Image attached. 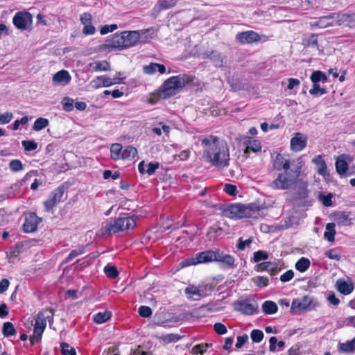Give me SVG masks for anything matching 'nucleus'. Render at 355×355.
Listing matches in <instances>:
<instances>
[{"label": "nucleus", "mask_w": 355, "mask_h": 355, "mask_svg": "<svg viewBox=\"0 0 355 355\" xmlns=\"http://www.w3.org/2000/svg\"><path fill=\"white\" fill-rule=\"evenodd\" d=\"M202 144L207 145L204 152L205 157L212 166L223 168L229 166L230 153L226 144H220L217 137H214L211 142L207 139L202 140Z\"/></svg>", "instance_id": "nucleus-1"}, {"label": "nucleus", "mask_w": 355, "mask_h": 355, "mask_svg": "<svg viewBox=\"0 0 355 355\" xmlns=\"http://www.w3.org/2000/svg\"><path fill=\"white\" fill-rule=\"evenodd\" d=\"M274 167L277 171L282 169L285 171L284 173H279L277 179L270 183V186L275 189H287L290 188L295 183L300 173V168L288 172L290 168V161L280 153H278L276 156Z\"/></svg>", "instance_id": "nucleus-2"}, {"label": "nucleus", "mask_w": 355, "mask_h": 355, "mask_svg": "<svg viewBox=\"0 0 355 355\" xmlns=\"http://www.w3.org/2000/svg\"><path fill=\"white\" fill-rule=\"evenodd\" d=\"M136 226V219L134 216H130L128 213H121L119 217L107 223L105 228V233L109 235L133 229Z\"/></svg>", "instance_id": "nucleus-3"}, {"label": "nucleus", "mask_w": 355, "mask_h": 355, "mask_svg": "<svg viewBox=\"0 0 355 355\" xmlns=\"http://www.w3.org/2000/svg\"><path fill=\"white\" fill-rule=\"evenodd\" d=\"M189 77L186 74L172 76L166 80L159 88V96L162 99L175 96L180 89L189 83Z\"/></svg>", "instance_id": "nucleus-4"}, {"label": "nucleus", "mask_w": 355, "mask_h": 355, "mask_svg": "<svg viewBox=\"0 0 355 355\" xmlns=\"http://www.w3.org/2000/svg\"><path fill=\"white\" fill-rule=\"evenodd\" d=\"M350 19V15L347 14L332 13L318 18L316 20L310 23L311 27H318L324 28L334 25L340 26L343 23L348 21Z\"/></svg>", "instance_id": "nucleus-5"}, {"label": "nucleus", "mask_w": 355, "mask_h": 355, "mask_svg": "<svg viewBox=\"0 0 355 355\" xmlns=\"http://www.w3.org/2000/svg\"><path fill=\"white\" fill-rule=\"evenodd\" d=\"M318 303L315 299L309 295H304L301 299H294L291 304V311L295 313L314 309Z\"/></svg>", "instance_id": "nucleus-6"}, {"label": "nucleus", "mask_w": 355, "mask_h": 355, "mask_svg": "<svg viewBox=\"0 0 355 355\" xmlns=\"http://www.w3.org/2000/svg\"><path fill=\"white\" fill-rule=\"evenodd\" d=\"M216 249L208 250L196 254V257L187 259L181 262L182 267L198 263H208L216 259Z\"/></svg>", "instance_id": "nucleus-7"}, {"label": "nucleus", "mask_w": 355, "mask_h": 355, "mask_svg": "<svg viewBox=\"0 0 355 355\" xmlns=\"http://www.w3.org/2000/svg\"><path fill=\"white\" fill-rule=\"evenodd\" d=\"M66 189L67 187L62 184L51 193L49 198L44 202L46 211L49 212L58 203L63 202L67 199V196H64Z\"/></svg>", "instance_id": "nucleus-8"}, {"label": "nucleus", "mask_w": 355, "mask_h": 355, "mask_svg": "<svg viewBox=\"0 0 355 355\" xmlns=\"http://www.w3.org/2000/svg\"><path fill=\"white\" fill-rule=\"evenodd\" d=\"M232 305L236 311L246 315H252L257 313L259 308L257 302H252L250 299L236 301Z\"/></svg>", "instance_id": "nucleus-9"}, {"label": "nucleus", "mask_w": 355, "mask_h": 355, "mask_svg": "<svg viewBox=\"0 0 355 355\" xmlns=\"http://www.w3.org/2000/svg\"><path fill=\"white\" fill-rule=\"evenodd\" d=\"M33 16L29 12H17L12 18L14 26L19 30L26 31L31 28Z\"/></svg>", "instance_id": "nucleus-10"}, {"label": "nucleus", "mask_w": 355, "mask_h": 355, "mask_svg": "<svg viewBox=\"0 0 355 355\" xmlns=\"http://www.w3.org/2000/svg\"><path fill=\"white\" fill-rule=\"evenodd\" d=\"M245 205H231L223 210V215L230 218H252V215H247Z\"/></svg>", "instance_id": "nucleus-11"}, {"label": "nucleus", "mask_w": 355, "mask_h": 355, "mask_svg": "<svg viewBox=\"0 0 355 355\" xmlns=\"http://www.w3.org/2000/svg\"><path fill=\"white\" fill-rule=\"evenodd\" d=\"M214 262H218L220 267L223 269H232L236 266L234 257L230 254H225L220 249H216Z\"/></svg>", "instance_id": "nucleus-12"}, {"label": "nucleus", "mask_w": 355, "mask_h": 355, "mask_svg": "<svg viewBox=\"0 0 355 355\" xmlns=\"http://www.w3.org/2000/svg\"><path fill=\"white\" fill-rule=\"evenodd\" d=\"M104 45L106 48H112L118 50L126 49L125 45V37L122 34V32L119 34L116 33L112 35L107 40H106Z\"/></svg>", "instance_id": "nucleus-13"}, {"label": "nucleus", "mask_w": 355, "mask_h": 355, "mask_svg": "<svg viewBox=\"0 0 355 355\" xmlns=\"http://www.w3.org/2000/svg\"><path fill=\"white\" fill-rule=\"evenodd\" d=\"M42 221V218L38 217L35 213H29L25 217V221L23 224V229L26 233L34 232L37 230L38 224Z\"/></svg>", "instance_id": "nucleus-14"}, {"label": "nucleus", "mask_w": 355, "mask_h": 355, "mask_svg": "<svg viewBox=\"0 0 355 355\" xmlns=\"http://www.w3.org/2000/svg\"><path fill=\"white\" fill-rule=\"evenodd\" d=\"M335 222L340 225L349 226L353 224V220L355 219V215L352 212L336 211L334 213Z\"/></svg>", "instance_id": "nucleus-15"}, {"label": "nucleus", "mask_w": 355, "mask_h": 355, "mask_svg": "<svg viewBox=\"0 0 355 355\" xmlns=\"http://www.w3.org/2000/svg\"><path fill=\"white\" fill-rule=\"evenodd\" d=\"M236 39L242 44H252L259 42L260 40V36L257 33L253 31H248L239 33L236 36Z\"/></svg>", "instance_id": "nucleus-16"}, {"label": "nucleus", "mask_w": 355, "mask_h": 355, "mask_svg": "<svg viewBox=\"0 0 355 355\" xmlns=\"http://www.w3.org/2000/svg\"><path fill=\"white\" fill-rule=\"evenodd\" d=\"M202 55L204 58L210 59L216 67H222L226 63L227 57L217 51H207Z\"/></svg>", "instance_id": "nucleus-17"}, {"label": "nucleus", "mask_w": 355, "mask_h": 355, "mask_svg": "<svg viewBox=\"0 0 355 355\" xmlns=\"http://www.w3.org/2000/svg\"><path fill=\"white\" fill-rule=\"evenodd\" d=\"M347 157V155L342 154L336 158L335 163L336 170L340 177L351 175L352 174V173H347L348 170V163L345 160V158Z\"/></svg>", "instance_id": "nucleus-18"}, {"label": "nucleus", "mask_w": 355, "mask_h": 355, "mask_svg": "<svg viewBox=\"0 0 355 355\" xmlns=\"http://www.w3.org/2000/svg\"><path fill=\"white\" fill-rule=\"evenodd\" d=\"M122 34L125 37V45L126 49L139 44L141 35L137 31H123L122 32Z\"/></svg>", "instance_id": "nucleus-19"}, {"label": "nucleus", "mask_w": 355, "mask_h": 355, "mask_svg": "<svg viewBox=\"0 0 355 355\" xmlns=\"http://www.w3.org/2000/svg\"><path fill=\"white\" fill-rule=\"evenodd\" d=\"M312 162L316 166L317 173L324 177L329 176V174L327 171V166L323 156L321 155H316L313 159Z\"/></svg>", "instance_id": "nucleus-20"}, {"label": "nucleus", "mask_w": 355, "mask_h": 355, "mask_svg": "<svg viewBox=\"0 0 355 355\" xmlns=\"http://www.w3.org/2000/svg\"><path fill=\"white\" fill-rule=\"evenodd\" d=\"M306 146V139L302 137V135L297 132L291 139V149L293 151H301Z\"/></svg>", "instance_id": "nucleus-21"}, {"label": "nucleus", "mask_w": 355, "mask_h": 355, "mask_svg": "<svg viewBox=\"0 0 355 355\" xmlns=\"http://www.w3.org/2000/svg\"><path fill=\"white\" fill-rule=\"evenodd\" d=\"M207 288L209 291H211L212 286L206 284L205 286H200L198 288L194 286H189L185 288V293L198 295L199 297H204L207 295L205 291H207Z\"/></svg>", "instance_id": "nucleus-22"}, {"label": "nucleus", "mask_w": 355, "mask_h": 355, "mask_svg": "<svg viewBox=\"0 0 355 355\" xmlns=\"http://www.w3.org/2000/svg\"><path fill=\"white\" fill-rule=\"evenodd\" d=\"M71 76L66 70H61L55 73L53 76V82L57 84L66 85L71 81Z\"/></svg>", "instance_id": "nucleus-23"}, {"label": "nucleus", "mask_w": 355, "mask_h": 355, "mask_svg": "<svg viewBox=\"0 0 355 355\" xmlns=\"http://www.w3.org/2000/svg\"><path fill=\"white\" fill-rule=\"evenodd\" d=\"M91 85L94 88L98 89L101 87H110L112 85V79L105 76H99L92 80Z\"/></svg>", "instance_id": "nucleus-24"}, {"label": "nucleus", "mask_w": 355, "mask_h": 355, "mask_svg": "<svg viewBox=\"0 0 355 355\" xmlns=\"http://www.w3.org/2000/svg\"><path fill=\"white\" fill-rule=\"evenodd\" d=\"M256 270H267L271 272V275H275L278 272V266L276 263L266 261L256 266Z\"/></svg>", "instance_id": "nucleus-25"}, {"label": "nucleus", "mask_w": 355, "mask_h": 355, "mask_svg": "<svg viewBox=\"0 0 355 355\" xmlns=\"http://www.w3.org/2000/svg\"><path fill=\"white\" fill-rule=\"evenodd\" d=\"M336 286L337 290L345 295L350 294L354 288L352 283H348L341 279L336 282Z\"/></svg>", "instance_id": "nucleus-26"}, {"label": "nucleus", "mask_w": 355, "mask_h": 355, "mask_svg": "<svg viewBox=\"0 0 355 355\" xmlns=\"http://www.w3.org/2000/svg\"><path fill=\"white\" fill-rule=\"evenodd\" d=\"M338 350L340 353L346 354L355 352V337L345 343H339L338 345Z\"/></svg>", "instance_id": "nucleus-27"}, {"label": "nucleus", "mask_w": 355, "mask_h": 355, "mask_svg": "<svg viewBox=\"0 0 355 355\" xmlns=\"http://www.w3.org/2000/svg\"><path fill=\"white\" fill-rule=\"evenodd\" d=\"M141 35V39L139 40V44H145L148 42L150 40L153 39L155 36V29L153 28H149L147 29H143L140 31H137Z\"/></svg>", "instance_id": "nucleus-28"}, {"label": "nucleus", "mask_w": 355, "mask_h": 355, "mask_svg": "<svg viewBox=\"0 0 355 355\" xmlns=\"http://www.w3.org/2000/svg\"><path fill=\"white\" fill-rule=\"evenodd\" d=\"M318 37V35L317 34H311L310 36L302 39V45L304 46V48L312 46L319 49Z\"/></svg>", "instance_id": "nucleus-29"}, {"label": "nucleus", "mask_w": 355, "mask_h": 355, "mask_svg": "<svg viewBox=\"0 0 355 355\" xmlns=\"http://www.w3.org/2000/svg\"><path fill=\"white\" fill-rule=\"evenodd\" d=\"M277 310V305L272 301L267 300L262 304V311L265 314L272 315L275 313Z\"/></svg>", "instance_id": "nucleus-30"}, {"label": "nucleus", "mask_w": 355, "mask_h": 355, "mask_svg": "<svg viewBox=\"0 0 355 355\" xmlns=\"http://www.w3.org/2000/svg\"><path fill=\"white\" fill-rule=\"evenodd\" d=\"M123 148L121 144L116 143L110 147L111 158L114 160L122 159Z\"/></svg>", "instance_id": "nucleus-31"}, {"label": "nucleus", "mask_w": 355, "mask_h": 355, "mask_svg": "<svg viewBox=\"0 0 355 355\" xmlns=\"http://www.w3.org/2000/svg\"><path fill=\"white\" fill-rule=\"evenodd\" d=\"M244 144L250 150H252L254 153L259 152L261 150V143L258 140H252L250 137H246Z\"/></svg>", "instance_id": "nucleus-32"}, {"label": "nucleus", "mask_w": 355, "mask_h": 355, "mask_svg": "<svg viewBox=\"0 0 355 355\" xmlns=\"http://www.w3.org/2000/svg\"><path fill=\"white\" fill-rule=\"evenodd\" d=\"M335 226L336 224L334 223H329L326 225V232L324 234V236L329 242H333L335 239Z\"/></svg>", "instance_id": "nucleus-33"}, {"label": "nucleus", "mask_w": 355, "mask_h": 355, "mask_svg": "<svg viewBox=\"0 0 355 355\" xmlns=\"http://www.w3.org/2000/svg\"><path fill=\"white\" fill-rule=\"evenodd\" d=\"M112 316L110 311L99 312L94 315V321L97 324H103L108 321Z\"/></svg>", "instance_id": "nucleus-34"}, {"label": "nucleus", "mask_w": 355, "mask_h": 355, "mask_svg": "<svg viewBox=\"0 0 355 355\" xmlns=\"http://www.w3.org/2000/svg\"><path fill=\"white\" fill-rule=\"evenodd\" d=\"M311 266V261L305 257L300 258L295 263V268L300 272L306 271Z\"/></svg>", "instance_id": "nucleus-35"}, {"label": "nucleus", "mask_w": 355, "mask_h": 355, "mask_svg": "<svg viewBox=\"0 0 355 355\" xmlns=\"http://www.w3.org/2000/svg\"><path fill=\"white\" fill-rule=\"evenodd\" d=\"M310 79L313 83L320 82L326 83L327 81V76L321 71H314L310 76Z\"/></svg>", "instance_id": "nucleus-36"}, {"label": "nucleus", "mask_w": 355, "mask_h": 355, "mask_svg": "<svg viewBox=\"0 0 355 355\" xmlns=\"http://www.w3.org/2000/svg\"><path fill=\"white\" fill-rule=\"evenodd\" d=\"M17 333L14 325L10 322H6L3 324L2 334L4 337H9L15 335Z\"/></svg>", "instance_id": "nucleus-37"}, {"label": "nucleus", "mask_w": 355, "mask_h": 355, "mask_svg": "<svg viewBox=\"0 0 355 355\" xmlns=\"http://www.w3.org/2000/svg\"><path fill=\"white\" fill-rule=\"evenodd\" d=\"M137 155V148L132 146H128L123 150L122 159H131L135 158Z\"/></svg>", "instance_id": "nucleus-38"}, {"label": "nucleus", "mask_w": 355, "mask_h": 355, "mask_svg": "<svg viewBox=\"0 0 355 355\" xmlns=\"http://www.w3.org/2000/svg\"><path fill=\"white\" fill-rule=\"evenodd\" d=\"M176 3L177 0H163L160 3L156 5L154 9H157L158 12H160L174 7Z\"/></svg>", "instance_id": "nucleus-39"}, {"label": "nucleus", "mask_w": 355, "mask_h": 355, "mask_svg": "<svg viewBox=\"0 0 355 355\" xmlns=\"http://www.w3.org/2000/svg\"><path fill=\"white\" fill-rule=\"evenodd\" d=\"M49 124V121L47 119L40 117L34 122L33 130L35 131H40L47 127Z\"/></svg>", "instance_id": "nucleus-40"}, {"label": "nucleus", "mask_w": 355, "mask_h": 355, "mask_svg": "<svg viewBox=\"0 0 355 355\" xmlns=\"http://www.w3.org/2000/svg\"><path fill=\"white\" fill-rule=\"evenodd\" d=\"M96 71H109L110 69V64L107 61L94 62L89 64Z\"/></svg>", "instance_id": "nucleus-41"}, {"label": "nucleus", "mask_w": 355, "mask_h": 355, "mask_svg": "<svg viewBox=\"0 0 355 355\" xmlns=\"http://www.w3.org/2000/svg\"><path fill=\"white\" fill-rule=\"evenodd\" d=\"M327 89L321 87L318 83H313V87L309 90V94L313 96H319L325 94Z\"/></svg>", "instance_id": "nucleus-42"}, {"label": "nucleus", "mask_w": 355, "mask_h": 355, "mask_svg": "<svg viewBox=\"0 0 355 355\" xmlns=\"http://www.w3.org/2000/svg\"><path fill=\"white\" fill-rule=\"evenodd\" d=\"M61 104L63 110H64L65 112H69L73 110L74 101L70 97H64L61 101Z\"/></svg>", "instance_id": "nucleus-43"}, {"label": "nucleus", "mask_w": 355, "mask_h": 355, "mask_svg": "<svg viewBox=\"0 0 355 355\" xmlns=\"http://www.w3.org/2000/svg\"><path fill=\"white\" fill-rule=\"evenodd\" d=\"M104 272L107 277L115 279L119 275V272L114 266L107 265L104 268Z\"/></svg>", "instance_id": "nucleus-44"}, {"label": "nucleus", "mask_w": 355, "mask_h": 355, "mask_svg": "<svg viewBox=\"0 0 355 355\" xmlns=\"http://www.w3.org/2000/svg\"><path fill=\"white\" fill-rule=\"evenodd\" d=\"M24 244L23 242L17 243L14 247L11 248L9 254L12 257H17L23 251Z\"/></svg>", "instance_id": "nucleus-45"}, {"label": "nucleus", "mask_w": 355, "mask_h": 355, "mask_svg": "<svg viewBox=\"0 0 355 355\" xmlns=\"http://www.w3.org/2000/svg\"><path fill=\"white\" fill-rule=\"evenodd\" d=\"M61 352L63 355H76V351L74 347H70L67 343H60Z\"/></svg>", "instance_id": "nucleus-46"}, {"label": "nucleus", "mask_w": 355, "mask_h": 355, "mask_svg": "<svg viewBox=\"0 0 355 355\" xmlns=\"http://www.w3.org/2000/svg\"><path fill=\"white\" fill-rule=\"evenodd\" d=\"M9 168L16 173L24 170V165L19 159H12L9 163Z\"/></svg>", "instance_id": "nucleus-47"}, {"label": "nucleus", "mask_w": 355, "mask_h": 355, "mask_svg": "<svg viewBox=\"0 0 355 355\" xmlns=\"http://www.w3.org/2000/svg\"><path fill=\"white\" fill-rule=\"evenodd\" d=\"M252 281L260 288L266 287L268 285L269 280L267 277L263 276H257L252 278Z\"/></svg>", "instance_id": "nucleus-48"}, {"label": "nucleus", "mask_w": 355, "mask_h": 355, "mask_svg": "<svg viewBox=\"0 0 355 355\" xmlns=\"http://www.w3.org/2000/svg\"><path fill=\"white\" fill-rule=\"evenodd\" d=\"M264 334L261 330L259 329H254L250 333V337L252 342L259 343L263 338Z\"/></svg>", "instance_id": "nucleus-49"}, {"label": "nucleus", "mask_w": 355, "mask_h": 355, "mask_svg": "<svg viewBox=\"0 0 355 355\" xmlns=\"http://www.w3.org/2000/svg\"><path fill=\"white\" fill-rule=\"evenodd\" d=\"M268 257L269 255L267 252L263 250H258L254 252L253 261L254 262L258 263L263 260H267Z\"/></svg>", "instance_id": "nucleus-50"}, {"label": "nucleus", "mask_w": 355, "mask_h": 355, "mask_svg": "<svg viewBox=\"0 0 355 355\" xmlns=\"http://www.w3.org/2000/svg\"><path fill=\"white\" fill-rule=\"evenodd\" d=\"M84 252H85V248L84 247H82L81 248H80L78 250H71V252L66 257V259L63 261V263H69L72 259H73L75 257H76L78 255L83 254Z\"/></svg>", "instance_id": "nucleus-51"}, {"label": "nucleus", "mask_w": 355, "mask_h": 355, "mask_svg": "<svg viewBox=\"0 0 355 355\" xmlns=\"http://www.w3.org/2000/svg\"><path fill=\"white\" fill-rule=\"evenodd\" d=\"M21 144L26 151H32L37 148L38 144L33 140H24Z\"/></svg>", "instance_id": "nucleus-52"}, {"label": "nucleus", "mask_w": 355, "mask_h": 355, "mask_svg": "<svg viewBox=\"0 0 355 355\" xmlns=\"http://www.w3.org/2000/svg\"><path fill=\"white\" fill-rule=\"evenodd\" d=\"M22 184L17 181L15 184H12L7 190V198H13L15 196V193L18 192L20 189Z\"/></svg>", "instance_id": "nucleus-53"}, {"label": "nucleus", "mask_w": 355, "mask_h": 355, "mask_svg": "<svg viewBox=\"0 0 355 355\" xmlns=\"http://www.w3.org/2000/svg\"><path fill=\"white\" fill-rule=\"evenodd\" d=\"M44 326L46 328V321L45 314L43 311H40L36 316L35 322L34 327H42Z\"/></svg>", "instance_id": "nucleus-54"}, {"label": "nucleus", "mask_w": 355, "mask_h": 355, "mask_svg": "<svg viewBox=\"0 0 355 355\" xmlns=\"http://www.w3.org/2000/svg\"><path fill=\"white\" fill-rule=\"evenodd\" d=\"M253 239L252 237L243 241L242 238H239L236 244V248L239 250L243 251L246 247H250Z\"/></svg>", "instance_id": "nucleus-55"}, {"label": "nucleus", "mask_w": 355, "mask_h": 355, "mask_svg": "<svg viewBox=\"0 0 355 355\" xmlns=\"http://www.w3.org/2000/svg\"><path fill=\"white\" fill-rule=\"evenodd\" d=\"M138 313L141 317L148 318L151 316L153 311L149 306H141L138 309Z\"/></svg>", "instance_id": "nucleus-56"}, {"label": "nucleus", "mask_w": 355, "mask_h": 355, "mask_svg": "<svg viewBox=\"0 0 355 355\" xmlns=\"http://www.w3.org/2000/svg\"><path fill=\"white\" fill-rule=\"evenodd\" d=\"M159 162H149L148 164H146V173L148 175H153L156 170L158 169L159 168Z\"/></svg>", "instance_id": "nucleus-57"}, {"label": "nucleus", "mask_w": 355, "mask_h": 355, "mask_svg": "<svg viewBox=\"0 0 355 355\" xmlns=\"http://www.w3.org/2000/svg\"><path fill=\"white\" fill-rule=\"evenodd\" d=\"M161 338L166 343H175L180 339V336L178 334H169L164 335Z\"/></svg>", "instance_id": "nucleus-58"}, {"label": "nucleus", "mask_w": 355, "mask_h": 355, "mask_svg": "<svg viewBox=\"0 0 355 355\" xmlns=\"http://www.w3.org/2000/svg\"><path fill=\"white\" fill-rule=\"evenodd\" d=\"M223 191L232 196H235L237 193V187L232 184H225Z\"/></svg>", "instance_id": "nucleus-59"}, {"label": "nucleus", "mask_w": 355, "mask_h": 355, "mask_svg": "<svg viewBox=\"0 0 355 355\" xmlns=\"http://www.w3.org/2000/svg\"><path fill=\"white\" fill-rule=\"evenodd\" d=\"M332 193H329L328 195H320V200L322 201V204L325 207H330L332 205Z\"/></svg>", "instance_id": "nucleus-60"}, {"label": "nucleus", "mask_w": 355, "mask_h": 355, "mask_svg": "<svg viewBox=\"0 0 355 355\" xmlns=\"http://www.w3.org/2000/svg\"><path fill=\"white\" fill-rule=\"evenodd\" d=\"M214 330L219 335L225 334L227 331V327L225 324L220 322H216L214 325Z\"/></svg>", "instance_id": "nucleus-61"}, {"label": "nucleus", "mask_w": 355, "mask_h": 355, "mask_svg": "<svg viewBox=\"0 0 355 355\" xmlns=\"http://www.w3.org/2000/svg\"><path fill=\"white\" fill-rule=\"evenodd\" d=\"M246 214L247 215H253V212L259 211L261 210V207L257 205L256 203H250L248 205H245ZM253 217V216H252Z\"/></svg>", "instance_id": "nucleus-62"}, {"label": "nucleus", "mask_w": 355, "mask_h": 355, "mask_svg": "<svg viewBox=\"0 0 355 355\" xmlns=\"http://www.w3.org/2000/svg\"><path fill=\"white\" fill-rule=\"evenodd\" d=\"M325 256L330 259H334L339 261L340 259V255L337 252L336 249H331L324 253Z\"/></svg>", "instance_id": "nucleus-63"}, {"label": "nucleus", "mask_w": 355, "mask_h": 355, "mask_svg": "<svg viewBox=\"0 0 355 355\" xmlns=\"http://www.w3.org/2000/svg\"><path fill=\"white\" fill-rule=\"evenodd\" d=\"M157 63L151 62L148 65L144 66L143 71L145 73L152 75L154 74L157 70Z\"/></svg>", "instance_id": "nucleus-64"}]
</instances>
